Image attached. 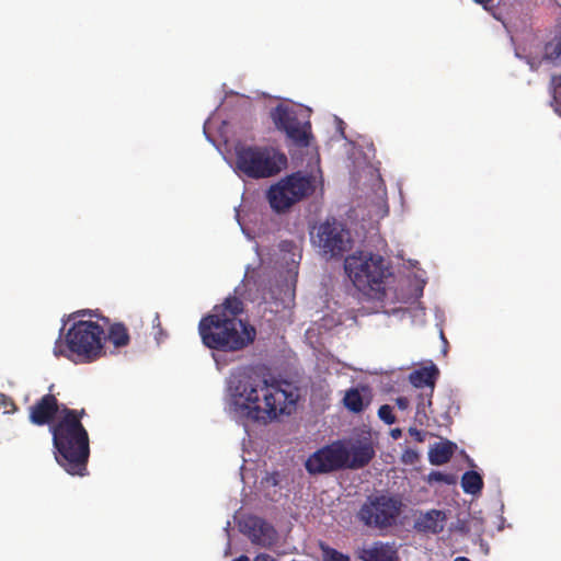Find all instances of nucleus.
Returning a JSON list of instances; mask_svg holds the SVG:
<instances>
[{"label": "nucleus", "mask_w": 561, "mask_h": 561, "mask_svg": "<svg viewBox=\"0 0 561 561\" xmlns=\"http://www.w3.org/2000/svg\"><path fill=\"white\" fill-rule=\"evenodd\" d=\"M87 415L85 409H70L67 407H62L60 411V419L70 422H77L82 424V419Z\"/></svg>", "instance_id": "5701e85b"}, {"label": "nucleus", "mask_w": 561, "mask_h": 561, "mask_svg": "<svg viewBox=\"0 0 561 561\" xmlns=\"http://www.w3.org/2000/svg\"><path fill=\"white\" fill-rule=\"evenodd\" d=\"M50 432L57 463L71 476H85L90 439L83 424L58 417L50 426Z\"/></svg>", "instance_id": "7ed1b4c3"}, {"label": "nucleus", "mask_w": 561, "mask_h": 561, "mask_svg": "<svg viewBox=\"0 0 561 561\" xmlns=\"http://www.w3.org/2000/svg\"><path fill=\"white\" fill-rule=\"evenodd\" d=\"M428 483H445V484H455L457 482V477L453 473H444L440 471H431L426 478Z\"/></svg>", "instance_id": "b1692460"}, {"label": "nucleus", "mask_w": 561, "mask_h": 561, "mask_svg": "<svg viewBox=\"0 0 561 561\" xmlns=\"http://www.w3.org/2000/svg\"><path fill=\"white\" fill-rule=\"evenodd\" d=\"M232 561H250V560L247 556H240L239 558H236Z\"/></svg>", "instance_id": "e433bc0d"}, {"label": "nucleus", "mask_w": 561, "mask_h": 561, "mask_svg": "<svg viewBox=\"0 0 561 561\" xmlns=\"http://www.w3.org/2000/svg\"><path fill=\"white\" fill-rule=\"evenodd\" d=\"M378 416L387 425H391L396 422V416L392 413V408L388 404H382L378 409Z\"/></svg>", "instance_id": "393cba45"}, {"label": "nucleus", "mask_w": 561, "mask_h": 561, "mask_svg": "<svg viewBox=\"0 0 561 561\" xmlns=\"http://www.w3.org/2000/svg\"><path fill=\"white\" fill-rule=\"evenodd\" d=\"M477 3L482 4L484 8L488 7L493 0H474Z\"/></svg>", "instance_id": "f704fd0d"}, {"label": "nucleus", "mask_w": 561, "mask_h": 561, "mask_svg": "<svg viewBox=\"0 0 561 561\" xmlns=\"http://www.w3.org/2000/svg\"><path fill=\"white\" fill-rule=\"evenodd\" d=\"M275 128L296 147L306 148L312 139L311 123L305 111L279 103L270 111Z\"/></svg>", "instance_id": "6e6552de"}, {"label": "nucleus", "mask_w": 561, "mask_h": 561, "mask_svg": "<svg viewBox=\"0 0 561 561\" xmlns=\"http://www.w3.org/2000/svg\"><path fill=\"white\" fill-rule=\"evenodd\" d=\"M105 331L91 320H78L65 334L56 340L54 355L64 356L77 363H92L106 354L104 348Z\"/></svg>", "instance_id": "20e7f679"}, {"label": "nucleus", "mask_w": 561, "mask_h": 561, "mask_svg": "<svg viewBox=\"0 0 561 561\" xmlns=\"http://www.w3.org/2000/svg\"><path fill=\"white\" fill-rule=\"evenodd\" d=\"M234 153L237 170L254 180L277 175L288 162L286 154L272 146L238 144Z\"/></svg>", "instance_id": "39448f33"}, {"label": "nucleus", "mask_w": 561, "mask_h": 561, "mask_svg": "<svg viewBox=\"0 0 561 561\" xmlns=\"http://www.w3.org/2000/svg\"><path fill=\"white\" fill-rule=\"evenodd\" d=\"M311 240L319 252L327 259L340 260L354 245L351 230L342 221L328 218L314 228Z\"/></svg>", "instance_id": "0eeeda50"}, {"label": "nucleus", "mask_w": 561, "mask_h": 561, "mask_svg": "<svg viewBox=\"0 0 561 561\" xmlns=\"http://www.w3.org/2000/svg\"><path fill=\"white\" fill-rule=\"evenodd\" d=\"M438 373L437 367L435 365H431L430 367H422L414 370L410 375V381L414 387L427 388L426 392L419 394V402L416 407L415 419L421 425L424 424V420H427L426 408L432 405V397Z\"/></svg>", "instance_id": "f8f14e48"}, {"label": "nucleus", "mask_w": 561, "mask_h": 561, "mask_svg": "<svg viewBox=\"0 0 561 561\" xmlns=\"http://www.w3.org/2000/svg\"><path fill=\"white\" fill-rule=\"evenodd\" d=\"M244 306L241 299L230 296L213 308L198 323L203 344L215 351L238 352L252 344L256 330L239 316Z\"/></svg>", "instance_id": "f03ea898"}, {"label": "nucleus", "mask_w": 561, "mask_h": 561, "mask_svg": "<svg viewBox=\"0 0 561 561\" xmlns=\"http://www.w3.org/2000/svg\"><path fill=\"white\" fill-rule=\"evenodd\" d=\"M345 451L347 454L345 468L352 470L366 467L375 457V448L369 439H358L350 448L345 446Z\"/></svg>", "instance_id": "dca6fc26"}, {"label": "nucleus", "mask_w": 561, "mask_h": 561, "mask_svg": "<svg viewBox=\"0 0 561 561\" xmlns=\"http://www.w3.org/2000/svg\"><path fill=\"white\" fill-rule=\"evenodd\" d=\"M454 561H471V560L467 557H457L456 559H454Z\"/></svg>", "instance_id": "4c0bfd02"}, {"label": "nucleus", "mask_w": 561, "mask_h": 561, "mask_svg": "<svg viewBox=\"0 0 561 561\" xmlns=\"http://www.w3.org/2000/svg\"><path fill=\"white\" fill-rule=\"evenodd\" d=\"M289 245H290V242L285 241L282 243V249L286 250Z\"/></svg>", "instance_id": "58836bf2"}, {"label": "nucleus", "mask_w": 561, "mask_h": 561, "mask_svg": "<svg viewBox=\"0 0 561 561\" xmlns=\"http://www.w3.org/2000/svg\"><path fill=\"white\" fill-rule=\"evenodd\" d=\"M4 413H13L18 410L13 399L2 392H0V410Z\"/></svg>", "instance_id": "a878e982"}, {"label": "nucleus", "mask_w": 561, "mask_h": 561, "mask_svg": "<svg viewBox=\"0 0 561 561\" xmlns=\"http://www.w3.org/2000/svg\"><path fill=\"white\" fill-rule=\"evenodd\" d=\"M102 320H103L105 323H108V319H107V318H102Z\"/></svg>", "instance_id": "ea45409f"}, {"label": "nucleus", "mask_w": 561, "mask_h": 561, "mask_svg": "<svg viewBox=\"0 0 561 561\" xmlns=\"http://www.w3.org/2000/svg\"><path fill=\"white\" fill-rule=\"evenodd\" d=\"M390 435L393 439H399L402 435V431L400 428H393L391 430Z\"/></svg>", "instance_id": "72a5a7b5"}, {"label": "nucleus", "mask_w": 561, "mask_h": 561, "mask_svg": "<svg viewBox=\"0 0 561 561\" xmlns=\"http://www.w3.org/2000/svg\"><path fill=\"white\" fill-rule=\"evenodd\" d=\"M152 324H153V328H158L159 329V334H162V330H161V321H160V316L159 313H156L154 314V318L152 320Z\"/></svg>", "instance_id": "473e14b6"}, {"label": "nucleus", "mask_w": 561, "mask_h": 561, "mask_svg": "<svg viewBox=\"0 0 561 561\" xmlns=\"http://www.w3.org/2000/svg\"><path fill=\"white\" fill-rule=\"evenodd\" d=\"M446 519L444 511L430 510L415 519L414 528L420 533L436 535L444 530Z\"/></svg>", "instance_id": "f3484780"}, {"label": "nucleus", "mask_w": 561, "mask_h": 561, "mask_svg": "<svg viewBox=\"0 0 561 561\" xmlns=\"http://www.w3.org/2000/svg\"><path fill=\"white\" fill-rule=\"evenodd\" d=\"M344 270L359 290H379L389 274L381 255L364 251L347 256L344 261Z\"/></svg>", "instance_id": "423d86ee"}, {"label": "nucleus", "mask_w": 561, "mask_h": 561, "mask_svg": "<svg viewBox=\"0 0 561 561\" xmlns=\"http://www.w3.org/2000/svg\"><path fill=\"white\" fill-rule=\"evenodd\" d=\"M547 55L551 59H561V41L549 44L547 46Z\"/></svg>", "instance_id": "cd10ccee"}, {"label": "nucleus", "mask_w": 561, "mask_h": 561, "mask_svg": "<svg viewBox=\"0 0 561 561\" xmlns=\"http://www.w3.org/2000/svg\"><path fill=\"white\" fill-rule=\"evenodd\" d=\"M396 404L400 410H405L408 409L410 401L407 397H398L396 399Z\"/></svg>", "instance_id": "7c9ffc66"}, {"label": "nucleus", "mask_w": 561, "mask_h": 561, "mask_svg": "<svg viewBox=\"0 0 561 561\" xmlns=\"http://www.w3.org/2000/svg\"><path fill=\"white\" fill-rule=\"evenodd\" d=\"M254 561H276V559L268 553H259Z\"/></svg>", "instance_id": "2f4dec72"}, {"label": "nucleus", "mask_w": 561, "mask_h": 561, "mask_svg": "<svg viewBox=\"0 0 561 561\" xmlns=\"http://www.w3.org/2000/svg\"><path fill=\"white\" fill-rule=\"evenodd\" d=\"M456 445L450 440L435 444L428 451V460L434 466L447 463L454 455Z\"/></svg>", "instance_id": "a211bd4d"}, {"label": "nucleus", "mask_w": 561, "mask_h": 561, "mask_svg": "<svg viewBox=\"0 0 561 561\" xmlns=\"http://www.w3.org/2000/svg\"><path fill=\"white\" fill-rule=\"evenodd\" d=\"M409 434L419 443L424 442L425 437H426V433H424L415 427H410Z\"/></svg>", "instance_id": "c85d7f7f"}, {"label": "nucleus", "mask_w": 561, "mask_h": 561, "mask_svg": "<svg viewBox=\"0 0 561 561\" xmlns=\"http://www.w3.org/2000/svg\"><path fill=\"white\" fill-rule=\"evenodd\" d=\"M360 561H399V550L394 541L364 543L355 550Z\"/></svg>", "instance_id": "2eb2a0df"}, {"label": "nucleus", "mask_w": 561, "mask_h": 561, "mask_svg": "<svg viewBox=\"0 0 561 561\" xmlns=\"http://www.w3.org/2000/svg\"><path fill=\"white\" fill-rule=\"evenodd\" d=\"M314 179L300 172L293 173L272 185L266 197L270 206L276 213H285L294 204L312 194Z\"/></svg>", "instance_id": "1a4fd4ad"}, {"label": "nucleus", "mask_w": 561, "mask_h": 561, "mask_svg": "<svg viewBox=\"0 0 561 561\" xmlns=\"http://www.w3.org/2000/svg\"><path fill=\"white\" fill-rule=\"evenodd\" d=\"M108 340L116 348L125 347L130 342V336L125 324L115 322L108 325L105 341Z\"/></svg>", "instance_id": "6ab92c4d"}, {"label": "nucleus", "mask_w": 561, "mask_h": 561, "mask_svg": "<svg viewBox=\"0 0 561 561\" xmlns=\"http://www.w3.org/2000/svg\"><path fill=\"white\" fill-rule=\"evenodd\" d=\"M553 82L557 87L561 88V75L558 77H553Z\"/></svg>", "instance_id": "c9c22d12"}, {"label": "nucleus", "mask_w": 561, "mask_h": 561, "mask_svg": "<svg viewBox=\"0 0 561 561\" xmlns=\"http://www.w3.org/2000/svg\"><path fill=\"white\" fill-rule=\"evenodd\" d=\"M229 391L239 416L263 423L280 414L289 415L299 398L298 389L291 382L247 373L230 379Z\"/></svg>", "instance_id": "f257e3e1"}, {"label": "nucleus", "mask_w": 561, "mask_h": 561, "mask_svg": "<svg viewBox=\"0 0 561 561\" xmlns=\"http://www.w3.org/2000/svg\"><path fill=\"white\" fill-rule=\"evenodd\" d=\"M401 502L387 495L368 496L357 513L358 519L371 528L383 529L396 523Z\"/></svg>", "instance_id": "9d476101"}, {"label": "nucleus", "mask_w": 561, "mask_h": 561, "mask_svg": "<svg viewBox=\"0 0 561 561\" xmlns=\"http://www.w3.org/2000/svg\"><path fill=\"white\" fill-rule=\"evenodd\" d=\"M461 486L465 493L476 495L482 491V477L477 471H466L461 478Z\"/></svg>", "instance_id": "412c9836"}, {"label": "nucleus", "mask_w": 561, "mask_h": 561, "mask_svg": "<svg viewBox=\"0 0 561 561\" xmlns=\"http://www.w3.org/2000/svg\"><path fill=\"white\" fill-rule=\"evenodd\" d=\"M419 454L416 450L407 448L401 456V461L405 465H414L419 461Z\"/></svg>", "instance_id": "bb28decb"}, {"label": "nucleus", "mask_w": 561, "mask_h": 561, "mask_svg": "<svg viewBox=\"0 0 561 561\" xmlns=\"http://www.w3.org/2000/svg\"><path fill=\"white\" fill-rule=\"evenodd\" d=\"M343 404L348 411L360 413L369 404V401L364 402L359 390L357 388H351L345 392Z\"/></svg>", "instance_id": "aec40b11"}, {"label": "nucleus", "mask_w": 561, "mask_h": 561, "mask_svg": "<svg viewBox=\"0 0 561 561\" xmlns=\"http://www.w3.org/2000/svg\"><path fill=\"white\" fill-rule=\"evenodd\" d=\"M61 409L55 394L47 393L28 408V420L32 424L43 426L53 423Z\"/></svg>", "instance_id": "4468645a"}, {"label": "nucleus", "mask_w": 561, "mask_h": 561, "mask_svg": "<svg viewBox=\"0 0 561 561\" xmlns=\"http://www.w3.org/2000/svg\"><path fill=\"white\" fill-rule=\"evenodd\" d=\"M346 459L345 445L337 440L310 455L305 462V467L310 474L329 473L345 469Z\"/></svg>", "instance_id": "9b49d317"}, {"label": "nucleus", "mask_w": 561, "mask_h": 561, "mask_svg": "<svg viewBox=\"0 0 561 561\" xmlns=\"http://www.w3.org/2000/svg\"><path fill=\"white\" fill-rule=\"evenodd\" d=\"M240 530L255 545H272L276 539L274 527L257 516H248L240 523Z\"/></svg>", "instance_id": "ddd939ff"}, {"label": "nucleus", "mask_w": 561, "mask_h": 561, "mask_svg": "<svg viewBox=\"0 0 561 561\" xmlns=\"http://www.w3.org/2000/svg\"><path fill=\"white\" fill-rule=\"evenodd\" d=\"M319 547L322 552V561H351L348 554L340 552L327 543L321 542Z\"/></svg>", "instance_id": "4be33fe9"}, {"label": "nucleus", "mask_w": 561, "mask_h": 561, "mask_svg": "<svg viewBox=\"0 0 561 561\" xmlns=\"http://www.w3.org/2000/svg\"><path fill=\"white\" fill-rule=\"evenodd\" d=\"M279 477L278 472H272L265 478V482L267 485L276 486L279 484Z\"/></svg>", "instance_id": "c756f323"}]
</instances>
